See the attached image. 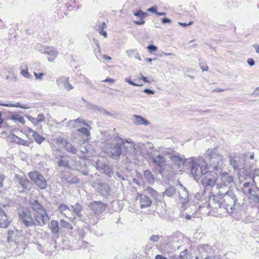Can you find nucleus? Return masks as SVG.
Segmentation results:
<instances>
[{"label": "nucleus", "mask_w": 259, "mask_h": 259, "mask_svg": "<svg viewBox=\"0 0 259 259\" xmlns=\"http://www.w3.org/2000/svg\"><path fill=\"white\" fill-rule=\"evenodd\" d=\"M208 156L209 164L202 157H192L186 160L190 171L195 180H199L204 175L207 169L221 170L223 168L224 159L222 155L218 154L215 148L208 149L206 154Z\"/></svg>", "instance_id": "f257e3e1"}, {"label": "nucleus", "mask_w": 259, "mask_h": 259, "mask_svg": "<svg viewBox=\"0 0 259 259\" xmlns=\"http://www.w3.org/2000/svg\"><path fill=\"white\" fill-rule=\"evenodd\" d=\"M206 203L212 210L223 208L229 214L241 207L237 196L230 190L219 191L217 195L209 196Z\"/></svg>", "instance_id": "f03ea898"}, {"label": "nucleus", "mask_w": 259, "mask_h": 259, "mask_svg": "<svg viewBox=\"0 0 259 259\" xmlns=\"http://www.w3.org/2000/svg\"><path fill=\"white\" fill-rule=\"evenodd\" d=\"M19 217L21 222L26 227L37 226L41 227L46 224L37 215L32 212L29 208H23L19 212Z\"/></svg>", "instance_id": "7ed1b4c3"}, {"label": "nucleus", "mask_w": 259, "mask_h": 259, "mask_svg": "<svg viewBox=\"0 0 259 259\" xmlns=\"http://www.w3.org/2000/svg\"><path fill=\"white\" fill-rule=\"evenodd\" d=\"M167 152L156 153H151L149 154V159L157 166L159 172L161 175L170 171L171 164L167 160Z\"/></svg>", "instance_id": "20e7f679"}, {"label": "nucleus", "mask_w": 259, "mask_h": 259, "mask_svg": "<svg viewBox=\"0 0 259 259\" xmlns=\"http://www.w3.org/2000/svg\"><path fill=\"white\" fill-rule=\"evenodd\" d=\"M116 143L115 144L111 143H107L106 147L107 153L113 158L118 159L121 154L122 145L124 144V140L117 136L115 138Z\"/></svg>", "instance_id": "39448f33"}, {"label": "nucleus", "mask_w": 259, "mask_h": 259, "mask_svg": "<svg viewBox=\"0 0 259 259\" xmlns=\"http://www.w3.org/2000/svg\"><path fill=\"white\" fill-rule=\"evenodd\" d=\"M219 170H213L212 168L207 169L201 177V182L202 185L205 188L207 187H212L215 184L217 185V181L219 179L217 171Z\"/></svg>", "instance_id": "423d86ee"}, {"label": "nucleus", "mask_w": 259, "mask_h": 259, "mask_svg": "<svg viewBox=\"0 0 259 259\" xmlns=\"http://www.w3.org/2000/svg\"><path fill=\"white\" fill-rule=\"evenodd\" d=\"M217 183V188L219 191H225L228 190L230 185L234 184V178L226 172H221Z\"/></svg>", "instance_id": "0eeeda50"}, {"label": "nucleus", "mask_w": 259, "mask_h": 259, "mask_svg": "<svg viewBox=\"0 0 259 259\" xmlns=\"http://www.w3.org/2000/svg\"><path fill=\"white\" fill-rule=\"evenodd\" d=\"M30 205L35 215L47 224L49 221V218L44 206L36 200H32Z\"/></svg>", "instance_id": "6e6552de"}, {"label": "nucleus", "mask_w": 259, "mask_h": 259, "mask_svg": "<svg viewBox=\"0 0 259 259\" xmlns=\"http://www.w3.org/2000/svg\"><path fill=\"white\" fill-rule=\"evenodd\" d=\"M29 177L34 184L40 189L46 188L47 184L45 178L37 171L29 172Z\"/></svg>", "instance_id": "1a4fd4ad"}, {"label": "nucleus", "mask_w": 259, "mask_h": 259, "mask_svg": "<svg viewBox=\"0 0 259 259\" xmlns=\"http://www.w3.org/2000/svg\"><path fill=\"white\" fill-rule=\"evenodd\" d=\"M140 143L136 144L131 139L124 140V144L122 145L123 148L126 149V155L127 157H130L133 159L135 158L137 154V148L139 147Z\"/></svg>", "instance_id": "9d476101"}, {"label": "nucleus", "mask_w": 259, "mask_h": 259, "mask_svg": "<svg viewBox=\"0 0 259 259\" xmlns=\"http://www.w3.org/2000/svg\"><path fill=\"white\" fill-rule=\"evenodd\" d=\"M178 186L181 188V190L178 191L179 199L181 204V208L184 210L185 209V206L190 201L189 193L181 183H179Z\"/></svg>", "instance_id": "9b49d317"}, {"label": "nucleus", "mask_w": 259, "mask_h": 259, "mask_svg": "<svg viewBox=\"0 0 259 259\" xmlns=\"http://www.w3.org/2000/svg\"><path fill=\"white\" fill-rule=\"evenodd\" d=\"M10 245L11 253L14 256H17L23 252L26 247V242H20V240L19 239L16 242L10 243Z\"/></svg>", "instance_id": "f8f14e48"}, {"label": "nucleus", "mask_w": 259, "mask_h": 259, "mask_svg": "<svg viewBox=\"0 0 259 259\" xmlns=\"http://www.w3.org/2000/svg\"><path fill=\"white\" fill-rule=\"evenodd\" d=\"M14 182L18 186L19 185L22 189L30 190L31 184L29 181L25 177L16 174L14 179Z\"/></svg>", "instance_id": "ddd939ff"}, {"label": "nucleus", "mask_w": 259, "mask_h": 259, "mask_svg": "<svg viewBox=\"0 0 259 259\" xmlns=\"http://www.w3.org/2000/svg\"><path fill=\"white\" fill-rule=\"evenodd\" d=\"M93 212L97 215H100L107 208V205L101 201H94L89 205Z\"/></svg>", "instance_id": "4468645a"}, {"label": "nucleus", "mask_w": 259, "mask_h": 259, "mask_svg": "<svg viewBox=\"0 0 259 259\" xmlns=\"http://www.w3.org/2000/svg\"><path fill=\"white\" fill-rule=\"evenodd\" d=\"M93 186L100 195L104 196L109 195L110 189L107 184L99 182L94 183Z\"/></svg>", "instance_id": "2eb2a0df"}, {"label": "nucleus", "mask_w": 259, "mask_h": 259, "mask_svg": "<svg viewBox=\"0 0 259 259\" xmlns=\"http://www.w3.org/2000/svg\"><path fill=\"white\" fill-rule=\"evenodd\" d=\"M57 143L60 144L65 148V150L72 154H75L77 152V149L69 142L66 139L59 137L56 140Z\"/></svg>", "instance_id": "dca6fc26"}, {"label": "nucleus", "mask_w": 259, "mask_h": 259, "mask_svg": "<svg viewBox=\"0 0 259 259\" xmlns=\"http://www.w3.org/2000/svg\"><path fill=\"white\" fill-rule=\"evenodd\" d=\"M248 196L249 203L251 207H258L259 206V196L257 194L256 192L252 190L251 188H249L247 190Z\"/></svg>", "instance_id": "f3484780"}, {"label": "nucleus", "mask_w": 259, "mask_h": 259, "mask_svg": "<svg viewBox=\"0 0 259 259\" xmlns=\"http://www.w3.org/2000/svg\"><path fill=\"white\" fill-rule=\"evenodd\" d=\"M22 232L17 230L9 231L8 234V241L10 243L16 242L20 239V242L23 241V237L21 236Z\"/></svg>", "instance_id": "a211bd4d"}, {"label": "nucleus", "mask_w": 259, "mask_h": 259, "mask_svg": "<svg viewBox=\"0 0 259 259\" xmlns=\"http://www.w3.org/2000/svg\"><path fill=\"white\" fill-rule=\"evenodd\" d=\"M97 168L100 171L101 173L107 175L109 177H111L113 174L112 167L106 163H100L99 161L96 162Z\"/></svg>", "instance_id": "6ab92c4d"}, {"label": "nucleus", "mask_w": 259, "mask_h": 259, "mask_svg": "<svg viewBox=\"0 0 259 259\" xmlns=\"http://www.w3.org/2000/svg\"><path fill=\"white\" fill-rule=\"evenodd\" d=\"M167 157L170 159L173 162L174 165L177 166L178 168H180L181 165L186 163V160L179 155H174L169 152H167Z\"/></svg>", "instance_id": "aec40b11"}, {"label": "nucleus", "mask_w": 259, "mask_h": 259, "mask_svg": "<svg viewBox=\"0 0 259 259\" xmlns=\"http://www.w3.org/2000/svg\"><path fill=\"white\" fill-rule=\"evenodd\" d=\"M230 164L233 167L235 170H239L241 169L243 163V160L237 156H230Z\"/></svg>", "instance_id": "412c9836"}, {"label": "nucleus", "mask_w": 259, "mask_h": 259, "mask_svg": "<svg viewBox=\"0 0 259 259\" xmlns=\"http://www.w3.org/2000/svg\"><path fill=\"white\" fill-rule=\"evenodd\" d=\"M136 198L140 201L141 208L148 207L151 205L152 201L148 196L138 193Z\"/></svg>", "instance_id": "4be33fe9"}, {"label": "nucleus", "mask_w": 259, "mask_h": 259, "mask_svg": "<svg viewBox=\"0 0 259 259\" xmlns=\"http://www.w3.org/2000/svg\"><path fill=\"white\" fill-rule=\"evenodd\" d=\"M58 208L60 213L65 217L70 219H75V216H71L72 214V210L67 205L62 204L59 205Z\"/></svg>", "instance_id": "5701e85b"}, {"label": "nucleus", "mask_w": 259, "mask_h": 259, "mask_svg": "<svg viewBox=\"0 0 259 259\" xmlns=\"http://www.w3.org/2000/svg\"><path fill=\"white\" fill-rule=\"evenodd\" d=\"M10 223L6 213L0 207V227L6 228L8 227Z\"/></svg>", "instance_id": "b1692460"}, {"label": "nucleus", "mask_w": 259, "mask_h": 259, "mask_svg": "<svg viewBox=\"0 0 259 259\" xmlns=\"http://www.w3.org/2000/svg\"><path fill=\"white\" fill-rule=\"evenodd\" d=\"M46 54L49 56V61L52 62L54 61L55 58L57 57L58 52L55 48L53 47H47Z\"/></svg>", "instance_id": "393cba45"}, {"label": "nucleus", "mask_w": 259, "mask_h": 259, "mask_svg": "<svg viewBox=\"0 0 259 259\" xmlns=\"http://www.w3.org/2000/svg\"><path fill=\"white\" fill-rule=\"evenodd\" d=\"M99 217V215L93 213V214H91L87 216V218L83 219L82 221L87 224L95 225L98 222Z\"/></svg>", "instance_id": "a878e982"}, {"label": "nucleus", "mask_w": 259, "mask_h": 259, "mask_svg": "<svg viewBox=\"0 0 259 259\" xmlns=\"http://www.w3.org/2000/svg\"><path fill=\"white\" fill-rule=\"evenodd\" d=\"M28 132L32 133V136L34 141L38 144H41L45 140V138L40 136L37 132L33 131L32 128H28Z\"/></svg>", "instance_id": "bb28decb"}, {"label": "nucleus", "mask_w": 259, "mask_h": 259, "mask_svg": "<svg viewBox=\"0 0 259 259\" xmlns=\"http://www.w3.org/2000/svg\"><path fill=\"white\" fill-rule=\"evenodd\" d=\"M245 176L246 177L244 178L245 179H249L250 181H252V184H253L254 185H256V183L254 181V178L255 177H259V168L255 169L253 172L246 171Z\"/></svg>", "instance_id": "cd10ccee"}, {"label": "nucleus", "mask_w": 259, "mask_h": 259, "mask_svg": "<svg viewBox=\"0 0 259 259\" xmlns=\"http://www.w3.org/2000/svg\"><path fill=\"white\" fill-rule=\"evenodd\" d=\"M177 189L174 186H170L166 188L164 191L162 193V196H167L172 197L176 193Z\"/></svg>", "instance_id": "c85d7f7f"}, {"label": "nucleus", "mask_w": 259, "mask_h": 259, "mask_svg": "<svg viewBox=\"0 0 259 259\" xmlns=\"http://www.w3.org/2000/svg\"><path fill=\"white\" fill-rule=\"evenodd\" d=\"M135 118L134 123L136 125H148L149 124V122L143 117L135 115L133 116Z\"/></svg>", "instance_id": "c756f323"}, {"label": "nucleus", "mask_w": 259, "mask_h": 259, "mask_svg": "<svg viewBox=\"0 0 259 259\" xmlns=\"http://www.w3.org/2000/svg\"><path fill=\"white\" fill-rule=\"evenodd\" d=\"M58 165L59 167H64L65 168H70L69 164V160L66 156H61L60 159L58 161Z\"/></svg>", "instance_id": "7c9ffc66"}, {"label": "nucleus", "mask_w": 259, "mask_h": 259, "mask_svg": "<svg viewBox=\"0 0 259 259\" xmlns=\"http://www.w3.org/2000/svg\"><path fill=\"white\" fill-rule=\"evenodd\" d=\"M71 208L72 212L75 214L78 218L81 219V210L82 209L81 205L79 203H76L74 205H72Z\"/></svg>", "instance_id": "2f4dec72"}, {"label": "nucleus", "mask_w": 259, "mask_h": 259, "mask_svg": "<svg viewBox=\"0 0 259 259\" xmlns=\"http://www.w3.org/2000/svg\"><path fill=\"white\" fill-rule=\"evenodd\" d=\"M126 53L127 54V55L129 58H132L134 57L135 58H136L140 61H141L142 60L140 55L138 52L137 50H135V49L128 50H126Z\"/></svg>", "instance_id": "473e14b6"}, {"label": "nucleus", "mask_w": 259, "mask_h": 259, "mask_svg": "<svg viewBox=\"0 0 259 259\" xmlns=\"http://www.w3.org/2000/svg\"><path fill=\"white\" fill-rule=\"evenodd\" d=\"M9 118L10 119L14 121L15 122H18L21 123H24L25 122L24 117L16 113L11 114L9 116Z\"/></svg>", "instance_id": "72a5a7b5"}, {"label": "nucleus", "mask_w": 259, "mask_h": 259, "mask_svg": "<svg viewBox=\"0 0 259 259\" xmlns=\"http://www.w3.org/2000/svg\"><path fill=\"white\" fill-rule=\"evenodd\" d=\"M50 228L54 234H58L59 232V223L56 220L51 221L50 225Z\"/></svg>", "instance_id": "f704fd0d"}, {"label": "nucleus", "mask_w": 259, "mask_h": 259, "mask_svg": "<svg viewBox=\"0 0 259 259\" xmlns=\"http://www.w3.org/2000/svg\"><path fill=\"white\" fill-rule=\"evenodd\" d=\"M63 174L64 172H62L61 174V177L68 183L70 184H78L79 183V179L78 178L76 177H73L72 178H70L69 177H65L63 176Z\"/></svg>", "instance_id": "c9c22d12"}, {"label": "nucleus", "mask_w": 259, "mask_h": 259, "mask_svg": "<svg viewBox=\"0 0 259 259\" xmlns=\"http://www.w3.org/2000/svg\"><path fill=\"white\" fill-rule=\"evenodd\" d=\"M144 176L148 182L149 184H152L154 183V179L152 172L149 170H146L144 172Z\"/></svg>", "instance_id": "e433bc0d"}, {"label": "nucleus", "mask_w": 259, "mask_h": 259, "mask_svg": "<svg viewBox=\"0 0 259 259\" xmlns=\"http://www.w3.org/2000/svg\"><path fill=\"white\" fill-rule=\"evenodd\" d=\"M69 78L66 76H61L57 79V85L61 88L64 87L68 81Z\"/></svg>", "instance_id": "4c0bfd02"}, {"label": "nucleus", "mask_w": 259, "mask_h": 259, "mask_svg": "<svg viewBox=\"0 0 259 259\" xmlns=\"http://www.w3.org/2000/svg\"><path fill=\"white\" fill-rule=\"evenodd\" d=\"M0 105L5 106V107H19L22 109H27L28 107L26 105H21L19 103H17L16 104H4V103H0Z\"/></svg>", "instance_id": "58836bf2"}, {"label": "nucleus", "mask_w": 259, "mask_h": 259, "mask_svg": "<svg viewBox=\"0 0 259 259\" xmlns=\"http://www.w3.org/2000/svg\"><path fill=\"white\" fill-rule=\"evenodd\" d=\"M134 15L139 18L140 19H144L148 16V13L144 12L142 10H139V11L134 13Z\"/></svg>", "instance_id": "ea45409f"}, {"label": "nucleus", "mask_w": 259, "mask_h": 259, "mask_svg": "<svg viewBox=\"0 0 259 259\" xmlns=\"http://www.w3.org/2000/svg\"><path fill=\"white\" fill-rule=\"evenodd\" d=\"M77 131L81 133L83 136H85L87 139H88L90 136V132L89 130L85 127L78 128Z\"/></svg>", "instance_id": "a19ab883"}, {"label": "nucleus", "mask_w": 259, "mask_h": 259, "mask_svg": "<svg viewBox=\"0 0 259 259\" xmlns=\"http://www.w3.org/2000/svg\"><path fill=\"white\" fill-rule=\"evenodd\" d=\"M87 107L89 109L93 110L95 111H101L104 110L103 108H102L100 107H99L96 105L90 103H88L87 104Z\"/></svg>", "instance_id": "79ce46f5"}, {"label": "nucleus", "mask_w": 259, "mask_h": 259, "mask_svg": "<svg viewBox=\"0 0 259 259\" xmlns=\"http://www.w3.org/2000/svg\"><path fill=\"white\" fill-rule=\"evenodd\" d=\"M60 225L62 227L70 230H72L73 227L72 225L68 222L65 221L63 220H61L60 221Z\"/></svg>", "instance_id": "37998d69"}, {"label": "nucleus", "mask_w": 259, "mask_h": 259, "mask_svg": "<svg viewBox=\"0 0 259 259\" xmlns=\"http://www.w3.org/2000/svg\"><path fill=\"white\" fill-rule=\"evenodd\" d=\"M147 191L149 193V194L151 195L152 197H154V198H157L158 197V192L153 189L151 187H148L147 188Z\"/></svg>", "instance_id": "c03bdc74"}, {"label": "nucleus", "mask_w": 259, "mask_h": 259, "mask_svg": "<svg viewBox=\"0 0 259 259\" xmlns=\"http://www.w3.org/2000/svg\"><path fill=\"white\" fill-rule=\"evenodd\" d=\"M250 180L248 182H245L243 184V186L242 187V189L243 192L245 194L247 193V190L249 188H251L250 186L251 185V183L250 182Z\"/></svg>", "instance_id": "a18cd8bd"}, {"label": "nucleus", "mask_w": 259, "mask_h": 259, "mask_svg": "<svg viewBox=\"0 0 259 259\" xmlns=\"http://www.w3.org/2000/svg\"><path fill=\"white\" fill-rule=\"evenodd\" d=\"M35 49L41 52V53L46 54V51L47 50V47L44 46L41 44H37L35 46Z\"/></svg>", "instance_id": "49530a36"}, {"label": "nucleus", "mask_w": 259, "mask_h": 259, "mask_svg": "<svg viewBox=\"0 0 259 259\" xmlns=\"http://www.w3.org/2000/svg\"><path fill=\"white\" fill-rule=\"evenodd\" d=\"M16 139H17V143L18 144L22 145L23 146H29V144H31L30 142H28L27 141L23 140L21 138H20L18 137H16Z\"/></svg>", "instance_id": "de8ad7c7"}, {"label": "nucleus", "mask_w": 259, "mask_h": 259, "mask_svg": "<svg viewBox=\"0 0 259 259\" xmlns=\"http://www.w3.org/2000/svg\"><path fill=\"white\" fill-rule=\"evenodd\" d=\"M90 147L91 145H87L85 146L81 147H80V151L82 153L85 154V153H91L90 151Z\"/></svg>", "instance_id": "09e8293b"}, {"label": "nucleus", "mask_w": 259, "mask_h": 259, "mask_svg": "<svg viewBox=\"0 0 259 259\" xmlns=\"http://www.w3.org/2000/svg\"><path fill=\"white\" fill-rule=\"evenodd\" d=\"M21 74L25 78H30L31 76L28 72L27 67H26V69H22L21 72Z\"/></svg>", "instance_id": "8fccbe9b"}, {"label": "nucleus", "mask_w": 259, "mask_h": 259, "mask_svg": "<svg viewBox=\"0 0 259 259\" xmlns=\"http://www.w3.org/2000/svg\"><path fill=\"white\" fill-rule=\"evenodd\" d=\"M124 81L128 83L129 84L132 85L136 86V87L142 86L143 85L142 84H137V83L134 82V81H132L130 79V78H128V77L125 78V79H124Z\"/></svg>", "instance_id": "3c124183"}, {"label": "nucleus", "mask_w": 259, "mask_h": 259, "mask_svg": "<svg viewBox=\"0 0 259 259\" xmlns=\"http://www.w3.org/2000/svg\"><path fill=\"white\" fill-rule=\"evenodd\" d=\"M75 121L76 124H81L84 125L85 126H87L88 127H90L89 125L87 122H85V121L82 118H78L75 119Z\"/></svg>", "instance_id": "603ef678"}, {"label": "nucleus", "mask_w": 259, "mask_h": 259, "mask_svg": "<svg viewBox=\"0 0 259 259\" xmlns=\"http://www.w3.org/2000/svg\"><path fill=\"white\" fill-rule=\"evenodd\" d=\"M179 258L180 259H188L187 256V250H184L183 251H182L179 256H178Z\"/></svg>", "instance_id": "864d4df0"}, {"label": "nucleus", "mask_w": 259, "mask_h": 259, "mask_svg": "<svg viewBox=\"0 0 259 259\" xmlns=\"http://www.w3.org/2000/svg\"><path fill=\"white\" fill-rule=\"evenodd\" d=\"M147 48L148 49V51L150 53L155 52L158 49V48L153 45H149Z\"/></svg>", "instance_id": "5fc2aeb1"}, {"label": "nucleus", "mask_w": 259, "mask_h": 259, "mask_svg": "<svg viewBox=\"0 0 259 259\" xmlns=\"http://www.w3.org/2000/svg\"><path fill=\"white\" fill-rule=\"evenodd\" d=\"M27 118L34 125H36L39 124L36 118L33 117L31 116H28Z\"/></svg>", "instance_id": "6e6d98bb"}, {"label": "nucleus", "mask_w": 259, "mask_h": 259, "mask_svg": "<svg viewBox=\"0 0 259 259\" xmlns=\"http://www.w3.org/2000/svg\"><path fill=\"white\" fill-rule=\"evenodd\" d=\"M37 121L39 123L40 122H43L45 119V116L44 114L41 113L39 114L36 117Z\"/></svg>", "instance_id": "4d7b16f0"}, {"label": "nucleus", "mask_w": 259, "mask_h": 259, "mask_svg": "<svg viewBox=\"0 0 259 259\" xmlns=\"http://www.w3.org/2000/svg\"><path fill=\"white\" fill-rule=\"evenodd\" d=\"M33 74L34 75L35 78L37 79L41 80L42 79L43 76H44V74L43 73H41V72L37 73L34 72Z\"/></svg>", "instance_id": "13d9d810"}, {"label": "nucleus", "mask_w": 259, "mask_h": 259, "mask_svg": "<svg viewBox=\"0 0 259 259\" xmlns=\"http://www.w3.org/2000/svg\"><path fill=\"white\" fill-rule=\"evenodd\" d=\"M160 238L159 236L153 235L150 237V240L153 242H157Z\"/></svg>", "instance_id": "bf43d9fd"}, {"label": "nucleus", "mask_w": 259, "mask_h": 259, "mask_svg": "<svg viewBox=\"0 0 259 259\" xmlns=\"http://www.w3.org/2000/svg\"><path fill=\"white\" fill-rule=\"evenodd\" d=\"M67 126L76 127L77 125L75 120H70L67 123Z\"/></svg>", "instance_id": "052dcab7"}, {"label": "nucleus", "mask_w": 259, "mask_h": 259, "mask_svg": "<svg viewBox=\"0 0 259 259\" xmlns=\"http://www.w3.org/2000/svg\"><path fill=\"white\" fill-rule=\"evenodd\" d=\"M143 92L149 95H153L155 93V92L153 90L149 89H145L143 90Z\"/></svg>", "instance_id": "680f3d73"}, {"label": "nucleus", "mask_w": 259, "mask_h": 259, "mask_svg": "<svg viewBox=\"0 0 259 259\" xmlns=\"http://www.w3.org/2000/svg\"><path fill=\"white\" fill-rule=\"evenodd\" d=\"M139 75V80H142L145 83L149 82V81L147 79V77L144 76L141 73H140Z\"/></svg>", "instance_id": "e2e57ef3"}, {"label": "nucleus", "mask_w": 259, "mask_h": 259, "mask_svg": "<svg viewBox=\"0 0 259 259\" xmlns=\"http://www.w3.org/2000/svg\"><path fill=\"white\" fill-rule=\"evenodd\" d=\"M157 7L154 6L149 8L148 9V11L155 13L156 14L157 13Z\"/></svg>", "instance_id": "0e129e2a"}, {"label": "nucleus", "mask_w": 259, "mask_h": 259, "mask_svg": "<svg viewBox=\"0 0 259 259\" xmlns=\"http://www.w3.org/2000/svg\"><path fill=\"white\" fill-rule=\"evenodd\" d=\"M200 66L203 71H207L208 69V66L206 64H204L202 63H200Z\"/></svg>", "instance_id": "69168bd1"}, {"label": "nucleus", "mask_w": 259, "mask_h": 259, "mask_svg": "<svg viewBox=\"0 0 259 259\" xmlns=\"http://www.w3.org/2000/svg\"><path fill=\"white\" fill-rule=\"evenodd\" d=\"M247 62L250 66H253L255 64V62L252 58L248 59L247 60Z\"/></svg>", "instance_id": "338daca9"}, {"label": "nucleus", "mask_w": 259, "mask_h": 259, "mask_svg": "<svg viewBox=\"0 0 259 259\" xmlns=\"http://www.w3.org/2000/svg\"><path fill=\"white\" fill-rule=\"evenodd\" d=\"M64 88L67 91H69L73 89V87L71 84H70L69 82L66 83V85L64 87Z\"/></svg>", "instance_id": "774afa93"}]
</instances>
